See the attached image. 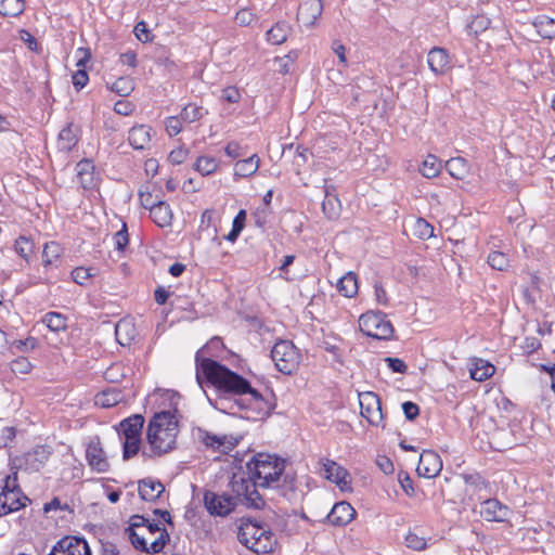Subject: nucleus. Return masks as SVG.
<instances>
[{
  "label": "nucleus",
  "mask_w": 555,
  "mask_h": 555,
  "mask_svg": "<svg viewBox=\"0 0 555 555\" xmlns=\"http://www.w3.org/2000/svg\"><path fill=\"white\" fill-rule=\"evenodd\" d=\"M221 98L229 103H237L241 94L237 88L227 87L222 90Z\"/></svg>",
  "instance_id": "nucleus-60"
},
{
  "label": "nucleus",
  "mask_w": 555,
  "mask_h": 555,
  "mask_svg": "<svg viewBox=\"0 0 555 555\" xmlns=\"http://www.w3.org/2000/svg\"><path fill=\"white\" fill-rule=\"evenodd\" d=\"M340 209H341V206H340V202H339L338 197L335 194L330 193L328 190H326L325 197L322 202V210H323L324 215L328 219L335 220L339 217Z\"/></svg>",
  "instance_id": "nucleus-32"
},
{
  "label": "nucleus",
  "mask_w": 555,
  "mask_h": 555,
  "mask_svg": "<svg viewBox=\"0 0 555 555\" xmlns=\"http://www.w3.org/2000/svg\"><path fill=\"white\" fill-rule=\"evenodd\" d=\"M17 469H14L12 474L8 475L4 479V486L2 491H21L17 483Z\"/></svg>",
  "instance_id": "nucleus-61"
},
{
  "label": "nucleus",
  "mask_w": 555,
  "mask_h": 555,
  "mask_svg": "<svg viewBox=\"0 0 555 555\" xmlns=\"http://www.w3.org/2000/svg\"><path fill=\"white\" fill-rule=\"evenodd\" d=\"M143 425L144 417L141 414H134L119 423L118 431L122 439L124 460L133 457L140 451Z\"/></svg>",
  "instance_id": "nucleus-6"
},
{
  "label": "nucleus",
  "mask_w": 555,
  "mask_h": 555,
  "mask_svg": "<svg viewBox=\"0 0 555 555\" xmlns=\"http://www.w3.org/2000/svg\"><path fill=\"white\" fill-rule=\"evenodd\" d=\"M322 475L345 490L350 482V475L346 468L332 460H322Z\"/></svg>",
  "instance_id": "nucleus-15"
},
{
  "label": "nucleus",
  "mask_w": 555,
  "mask_h": 555,
  "mask_svg": "<svg viewBox=\"0 0 555 555\" xmlns=\"http://www.w3.org/2000/svg\"><path fill=\"white\" fill-rule=\"evenodd\" d=\"M338 292L348 298L353 297L358 293L357 276L352 272H348L337 282Z\"/></svg>",
  "instance_id": "nucleus-34"
},
{
  "label": "nucleus",
  "mask_w": 555,
  "mask_h": 555,
  "mask_svg": "<svg viewBox=\"0 0 555 555\" xmlns=\"http://www.w3.org/2000/svg\"><path fill=\"white\" fill-rule=\"evenodd\" d=\"M509 514V508L496 499H488L481 504L480 515L487 521L503 522Z\"/></svg>",
  "instance_id": "nucleus-16"
},
{
  "label": "nucleus",
  "mask_w": 555,
  "mask_h": 555,
  "mask_svg": "<svg viewBox=\"0 0 555 555\" xmlns=\"http://www.w3.org/2000/svg\"><path fill=\"white\" fill-rule=\"evenodd\" d=\"M101 545L100 555H122L121 550L106 532H102L99 537Z\"/></svg>",
  "instance_id": "nucleus-41"
},
{
  "label": "nucleus",
  "mask_w": 555,
  "mask_h": 555,
  "mask_svg": "<svg viewBox=\"0 0 555 555\" xmlns=\"http://www.w3.org/2000/svg\"><path fill=\"white\" fill-rule=\"evenodd\" d=\"M14 249L21 257L27 260L34 250V243L25 236H20L14 243Z\"/></svg>",
  "instance_id": "nucleus-48"
},
{
  "label": "nucleus",
  "mask_w": 555,
  "mask_h": 555,
  "mask_svg": "<svg viewBox=\"0 0 555 555\" xmlns=\"http://www.w3.org/2000/svg\"><path fill=\"white\" fill-rule=\"evenodd\" d=\"M219 166V162L211 156H199L195 164L194 169L203 176H209L214 173Z\"/></svg>",
  "instance_id": "nucleus-38"
},
{
  "label": "nucleus",
  "mask_w": 555,
  "mask_h": 555,
  "mask_svg": "<svg viewBox=\"0 0 555 555\" xmlns=\"http://www.w3.org/2000/svg\"><path fill=\"white\" fill-rule=\"evenodd\" d=\"M359 326L363 334L376 339H389L393 334L390 321L382 312H366L359 319Z\"/></svg>",
  "instance_id": "nucleus-8"
},
{
  "label": "nucleus",
  "mask_w": 555,
  "mask_h": 555,
  "mask_svg": "<svg viewBox=\"0 0 555 555\" xmlns=\"http://www.w3.org/2000/svg\"><path fill=\"white\" fill-rule=\"evenodd\" d=\"M70 275L75 283L85 286L88 281L96 275V270L94 268L77 267L72 271Z\"/></svg>",
  "instance_id": "nucleus-42"
},
{
  "label": "nucleus",
  "mask_w": 555,
  "mask_h": 555,
  "mask_svg": "<svg viewBox=\"0 0 555 555\" xmlns=\"http://www.w3.org/2000/svg\"><path fill=\"white\" fill-rule=\"evenodd\" d=\"M385 362L387 363L388 367L395 372V373H405L408 370L406 364L399 358H386Z\"/></svg>",
  "instance_id": "nucleus-57"
},
{
  "label": "nucleus",
  "mask_w": 555,
  "mask_h": 555,
  "mask_svg": "<svg viewBox=\"0 0 555 555\" xmlns=\"http://www.w3.org/2000/svg\"><path fill=\"white\" fill-rule=\"evenodd\" d=\"M197 439L206 447L211 449L215 452L228 454L232 451L238 440L233 436L228 435H215L205 429L198 428L197 430Z\"/></svg>",
  "instance_id": "nucleus-11"
},
{
  "label": "nucleus",
  "mask_w": 555,
  "mask_h": 555,
  "mask_svg": "<svg viewBox=\"0 0 555 555\" xmlns=\"http://www.w3.org/2000/svg\"><path fill=\"white\" fill-rule=\"evenodd\" d=\"M86 459L91 469L98 473H106L109 469V463L104 450L101 447L100 439H92L86 449Z\"/></svg>",
  "instance_id": "nucleus-13"
},
{
  "label": "nucleus",
  "mask_w": 555,
  "mask_h": 555,
  "mask_svg": "<svg viewBox=\"0 0 555 555\" xmlns=\"http://www.w3.org/2000/svg\"><path fill=\"white\" fill-rule=\"evenodd\" d=\"M25 10V0H0V14L3 16H18Z\"/></svg>",
  "instance_id": "nucleus-37"
},
{
  "label": "nucleus",
  "mask_w": 555,
  "mask_h": 555,
  "mask_svg": "<svg viewBox=\"0 0 555 555\" xmlns=\"http://www.w3.org/2000/svg\"><path fill=\"white\" fill-rule=\"evenodd\" d=\"M404 542L405 545L413 551H424L427 547L426 539L414 531H409L405 534Z\"/></svg>",
  "instance_id": "nucleus-44"
},
{
  "label": "nucleus",
  "mask_w": 555,
  "mask_h": 555,
  "mask_svg": "<svg viewBox=\"0 0 555 555\" xmlns=\"http://www.w3.org/2000/svg\"><path fill=\"white\" fill-rule=\"evenodd\" d=\"M442 469V461L440 455L431 450H425L421 456L417 466V474L425 478H434Z\"/></svg>",
  "instance_id": "nucleus-14"
},
{
  "label": "nucleus",
  "mask_w": 555,
  "mask_h": 555,
  "mask_svg": "<svg viewBox=\"0 0 555 555\" xmlns=\"http://www.w3.org/2000/svg\"><path fill=\"white\" fill-rule=\"evenodd\" d=\"M356 516V511L348 502L341 501L332 507L327 515V520L334 526H346Z\"/></svg>",
  "instance_id": "nucleus-20"
},
{
  "label": "nucleus",
  "mask_w": 555,
  "mask_h": 555,
  "mask_svg": "<svg viewBox=\"0 0 555 555\" xmlns=\"http://www.w3.org/2000/svg\"><path fill=\"white\" fill-rule=\"evenodd\" d=\"M150 216L153 222L160 227L166 228L171 225L172 222V210L166 202L158 201L156 206H152V210L150 211Z\"/></svg>",
  "instance_id": "nucleus-24"
},
{
  "label": "nucleus",
  "mask_w": 555,
  "mask_h": 555,
  "mask_svg": "<svg viewBox=\"0 0 555 555\" xmlns=\"http://www.w3.org/2000/svg\"><path fill=\"white\" fill-rule=\"evenodd\" d=\"M230 486L233 494H218L212 491L204 493V505L210 515L228 516L238 504L255 509H260L264 506V499L259 491H255L253 482L238 480L237 475H234Z\"/></svg>",
  "instance_id": "nucleus-3"
},
{
  "label": "nucleus",
  "mask_w": 555,
  "mask_h": 555,
  "mask_svg": "<svg viewBox=\"0 0 555 555\" xmlns=\"http://www.w3.org/2000/svg\"><path fill=\"white\" fill-rule=\"evenodd\" d=\"M117 341L122 345H129L135 336V328L130 320H119L115 326Z\"/></svg>",
  "instance_id": "nucleus-29"
},
{
  "label": "nucleus",
  "mask_w": 555,
  "mask_h": 555,
  "mask_svg": "<svg viewBox=\"0 0 555 555\" xmlns=\"http://www.w3.org/2000/svg\"><path fill=\"white\" fill-rule=\"evenodd\" d=\"M427 63L436 75H442L451 68V57L448 51L440 47H435L428 52Z\"/></svg>",
  "instance_id": "nucleus-18"
},
{
  "label": "nucleus",
  "mask_w": 555,
  "mask_h": 555,
  "mask_svg": "<svg viewBox=\"0 0 555 555\" xmlns=\"http://www.w3.org/2000/svg\"><path fill=\"white\" fill-rule=\"evenodd\" d=\"M414 234L421 240L430 238L434 235V227L425 219L418 218L414 224Z\"/></svg>",
  "instance_id": "nucleus-46"
},
{
  "label": "nucleus",
  "mask_w": 555,
  "mask_h": 555,
  "mask_svg": "<svg viewBox=\"0 0 555 555\" xmlns=\"http://www.w3.org/2000/svg\"><path fill=\"white\" fill-rule=\"evenodd\" d=\"M36 345H37L36 338L28 337L24 340L18 339V340L12 341L11 347L17 349L18 351H26V350L34 349L36 347Z\"/></svg>",
  "instance_id": "nucleus-55"
},
{
  "label": "nucleus",
  "mask_w": 555,
  "mask_h": 555,
  "mask_svg": "<svg viewBox=\"0 0 555 555\" xmlns=\"http://www.w3.org/2000/svg\"><path fill=\"white\" fill-rule=\"evenodd\" d=\"M291 33V26L286 22H278L267 31V39L272 44H281L286 41Z\"/></svg>",
  "instance_id": "nucleus-31"
},
{
  "label": "nucleus",
  "mask_w": 555,
  "mask_h": 555,
  "mask_svg": "<svg viewBox=\"0 0 555 555\" xmlns=\"http://www.w3.org/2000/svg\"><path fill=\"white\" fill-rule=\"evenodd\" d=\"M537 33L545 39L555 38V20L546 15L537 16L532 23Z\"/></svg>",
  "instance_id": "nucleus-30"
},
{
  "label": "nucleus",
  "mask_w": 555,
  "mask_h": 555,
  "mask_svg": "<svg viewBox=\"0 0 555 555\" xmlns=\"http://www.w3.org/2000/svg\"><path fill=\"white\" fill-rule=\"evenodd\" d=\"M52 454V449L48 446H36L21 456L12 460L11 469H21L27 473H36L44 467Z\"/></svg>",
  "instance_id": "nucleus-9"
},
{
  "label": "nucleus",
  "mask_w": 555,
  "mask_h": 555,
  "mask_svg": "<svg viewBox=\"0 0 555 555\" xmlns=\"http://www.w3.org/2000/svg\"><path fill=\"white\" fill-rule=\"evenodd\" d=\"M63 248L56 242H49L44 245L42 251V263L44 267L53 264L62 255Z\"/></svg>",
  "instance_id": "nucleus-39"
},
{
  "label": "nucleus",
  "mask_w": 555,
  "mask_h": 555,
  "mask_svg": "<svg viewBox=\"0 0 555 555\" xmlns=\"http://www.w3.org/2000/svg\"><path fill=\"white\" fill-rule=\"evenodd\" d=\"M139 495L144 501H156L165 491V487L158 480L145 478L139 481Z\"/></svg>",
  "instance_id": "nucleus-22"
},
{
  "label": "nucleus",
  "mask_w": 555,
  "mask_h": 555,
  "mask_svg": "<svg viewBox=\"0 0 555 555\" xmlns=\"http://www.w3.org/2000/svg\"><path fill=\"white\" fill-rule=\"evenodd\" d=\"M41 322L46 324L51 332L57 333L67 328V318L60 312L51 311L46 313Z\"/></svg>",
  "instance_id": "nucleus-33"
},
{
  "label": "nucleus",
  "mask_w": 555,
  "mask_h": 555,
  "mask_svg": "<svg viewBox=\"0 0 555 555\" xmlns=\"http://www.w3.org/2000/svg\"><path fill=\"white\" fill-rule=\"evenodd\" d=\"M237 539L256 554H269L276 545L275 535L271 530L251 520L240 526Z\"/></svg>",
  "instance_id": "nucleus-5"
},
{
  "label": "nucleus",
  "mask_w": 555,
  "mask_h": 555,
  "mask_svg": "<svg viewBox=\"0 0 555 555\" xmlns=\"http://www.w3.org/2000/svg\"><path fill=\"white\" fill-rule=\"evenodd\" d=\"M323 11V4L322 0H309L306 1L300 7V14H305L306 12H309V16L313 20H317L319 16H321Z\"/></svg>",
  "instance_id": "nucleus-47"
},
{
  "label": "nucleus",
  "mask_w": 555,
  "mask_h": 555,
  "mask_svg": "<svg viewBox=\"0 0 555 555\" xmlns=\"http://www.w3.org/2000/svg\"><path fill=\"white\" fill-rule=\"evenodd\" d=\"M111 90L120 96H128L134 90V81L131 77H119L112 86Z\"/></svg>",
  "instance_id": "nucleus-40"
},
{
  "label": "nucleus",
  "mask_w": 555,
  "mask_h": 555,
  "mask_svg": "<svg viewBox=\"0 0 555 555\" xmlns=\"http://www.w3.org/2000/svg\"><path fill=\"white\" fill-rule=\"evenodd\" d=\"M469 372L474 380L483 382L494 374L495 367L483 359H475Z\"/></svg>",
  "instance_id": "nucleus-28"
},
{
  "label": "nucleus",
  "mask_w": 555,
  "mask_h": 555,
  "mask_svg": "<svg viewBox=\"0 0 555 555\" xmlns=\"http://www.w3.org/2000/svg\"><path fill=\"white\" fill-rule=\"evenodd\" d=\"M122 398V392L119 389L112 387L99 392L94 397V403L98 406L107 409L118 404Z\"/></svg>",
  "instance_id": "nucleus-26"
},
{
  "label": "nucleus",
  "mask_w": 555,
  "mask_h": 555,
  "mask_svg": "<svg viewBox=\"0 0 555 555\" xmlns=\"http://www.w3.org/2000/svg\"><path fill=\"white\" fill-rule=\"evenodd\" d=\"M188 150L184 147H178L172 150L168 156V159L173 165L182 164L188 157Z\"/></svg>",
  "instance_id": "nucleus-56"
},
{
  "label": "nucleus",
  "mask_w": 555,
  "mask_h": 555,
  "mask_svg": "<svg viewBox=\"0 0 555 555\" xmlns=\"http://www.w3.org/2000/svg\"><path fill=\"white\" fill-rule=\"evenodd\" d=\"M205 113L206 112L202 106H198L196 104H188L182 109L180 117L185 122H194L201 119Z\"/></svg>",
  "instance_id": "nucleus-43"
},
{
  "label": "nucleus",
  "mask_w": 555,
  "mask_h": 555,
  "mask_svg": "<svg viewBox=\"0 0 555 555\" xmlns=\"http://www.w3.org/2000/svg\"><path fill=\"white\" fill-rule=\"evenodd\" d=\"M195 363L198 382L199 373H203L206 379L219 392L233 396H248L249 403L254 404L255 409H258L264 414H269L273 410V404L256 388L251 387L250 383L245 377L231 371L225 365L209 358H202V351L196 352Z\"/></svg>",
  "instance_id": "nucleus-1"
},
{
  "label": "nucleus",
  "mask_w": 555,
  "mask_h": 555,
  "mask_svg": "<svg viewBox=\"0 0 555 555\" xmlns=\"http://www.w3.org/2000/svg\"><path fill=\"white\" fill-rule=\"evenodd\" d=\"M260 158L254 154L245 159L237 160L234 165V178H249L259 169Z\"/></svg>",
  "instance_id": "nucleus-23"
},
{
  "label": "nucleus",
  "mask_w": 555,
  "mask_h": 555,
  "mask_svg": "<svg viewBox=\"0 0 555 555\" xmlns=\"http://www.w3.org/2000/svg\"><path fill=\"white\" fill-rule=\"evenodd\" d=\"M235 21L238 25L247 26L255 21V15L249 10L244 9L236 13Z\"/></svg>",
  "instance_id": "nucleus-62"
},
{
  "label": "nucleus",
  "mask_w": 555,
  "mask_h": 555,
  "mask_svg": "<svg viewBox=\"0 0 555 555\" xmlns=\"http://www.w3.org/2000/svg\"><path fill=\"white\" fill-rule=\"evenodd\" d=\"M152 128L146 125L133 126L128 133L129 144L135 150H146L151 144Z\"/></svg>",
  "instance_id": "nucleus-21"
},
{
  "label": "nucleus",
  "mask_w": 555,
  "mask_h": 555,
  "mask_svg": "<svg viewBox=\"0 0 555 555\" xmlns=\"http://www.w3.org/2000/svg\"><path fill=\"white\" fill-rule=\"evenodd\" d=\"M77 128L72 124L63 128L57 138V147L60 151L69 152L77 144Z\"/></svg>",
  "instance_id": "nucleus-27"
},
{
  "label": "nucleus",
  "mask_w": 555,
  "mask_h": 555,
  "mask_svg": "<svg viewBox=\"0 0 555 555\" xmlns=\"http://www.w3.org/2000/svg\"><path fill=\"white\" fill-rule=\"evenodd\" d=\"M442 169L441 160L434 154H428L423 160L420 172L427 179L437 177Z\"/></svg>",
  "instance_id": "nucleus-35"
},
{
  "label": "nucleus",
  "mask_w": 555,
  "mask_h": 555,
  "mask_svg": "<svg viewBox=\"0 0 555 555\" xmlns=\"http://www.w3.org/2000/svg\"><path fill=\"white\" fill-rule=\"evenodd\" d=\"M89 81L86 69L79 68L73 74V85L77 90L82 89Z\"/></svg>",
  "instance_id": "nucleus-54"
},
{
  "label": "nucleus",
  "mask_w": 555,
  "mask_h": 555,
  "mask_svg": "<svg viewBox=\"0 0 555 555\" xmlns=\"http://www.w3.org/2000/svg\"><path fill=\"white\" fill-rule=\"evenodd\" d=\"M28 499L22 495V491H1L0 493V516L9 515L25 506Z\"/></svg>",
  "instance_id": "nucleus-19"
},
{
  "label": "nucleus",
  "mask_w": 555,
  "mask_h": 555,
  "mask_svg": "<svg viewBox=\"0 0 555 555\" xmlns=\"http://www.w3.org/2000/svg\"><path fill=\"white\" fill-rule=\"evenodd\" d=\"M403 413L409 421L415 420L420 414V408L412 401H405L402 403Z\"/></svg>",
  "instance_id": "nucleus-59"
},
{
  "label": "nucleus",
  "mask_w": 555,
  "mask_h": 555,
  "mask_svg": "<svg viewBox=\"0 0 555 555\" xmlns=\"http://www.w3.org/2000/svg\"><path fill=\"white\" fill-rule=\"evenodd\" d=\"M115 248L119 251L125 250L128 245L129 237L127 232V227L124 223L121 230L115 233L114 235Z\"/></svg>",
  "instance_id": "nucleus-53"
},
{
  "label": "nucleus",
  "mask_w": 555,
  "mask_h": 555,
  "mask_svg": "<svg viewBox=\"0 0 555 555\" xmlns=\"http://www.w3.org/2000/svg\"><path fill=\"white\" fill-rule=\"evenodd\" d=\"M47 555H92L88 542L79 537H64Z\"/></svg>",
  "instance_id": "nucleus-12"
},
{
  "label": "nucleus",
  "mask_w": 555,
  "mask_h": 555,
  "mask_svg": "<svg viewBox=\"0 0 555 555\" xmlns=\"http://www.w3.org/2000/svg\"><path fill=\"white\" fill-rule=\"evenodd\" d=\"M177 409L156 412L150 420L146 430L149 451L145 449L142 454L145 456H162L176 448L179 433L176 417Z\"/></svg>",
  "instance_id": "nucleus-4"
},
{
  "label": "nucleus",
  "mask_w": 555,
  "mask_h": 555,
  "mask_svg": "<svg viewBox=\"0 0 555 555\" xmlns=\"http://www.w3.org/2000/svg\"><path fill=\"white\" fill-rule=\"evenodd\" d=\"M119 61L121 64L124 65H128L130 67H135L137 66V53L134 51H126L124 53L120 54L119 56Z\"/></svg>",
  "instance_id": "nucleus-63"
},
{
  "label": "nucleus",
  "mask_w": 555,
  "mask_h": 555,
  "mask_svg": "<svg viewBox=\"0 0 555 555\" xmlns=\"http://www.w3.org/2000/svg\"><path fill=\"white\" fill-rule=\"evenodd\" d=\"M126 531L133 547L145 553L147 551V542L145 539L138 534L132 528H127Z\"/></svg>",
  "instance_id": "nucleus-51"
},
{
  "label": "nucleus",
  "mask_w": 555,
  "mask_h": 555,
  "mask_svg": "<svg viewBox=\"0 0 555 555\" xmlns=\"http://www.w3.org/2000/svg\"><path fill=\"white\" fill-rule=\"evenodd\" d=\"M271 359L279 372L291 375L297 371L301 356L291 340H279L271 350Z\"/></svg>",
  "instance_id": "nucleus-7"
},
{
  "label": "nucleus",
  "mask_w": 555,
  "mask_h": 555,
  "mask_svg": "<svg viewBox=\"0 0 555 555\" xmlns=\"http://www.w3.org/2000/svg\"><path fill=\"white\" fill-rule=\"evenodd\" d=\"M359 404L361 416L364 417L369 424L378 426L383 422L384 415L380 399L375 392H360Z\"/></svg>",
  "instance_id": "nucleus-10"
},
{
  "label": "nucleus",
  "mask_w": 555,
  "mask_h": 555,
  "mask_svg": "<svg viewBox=\"0 0 555 555\" xmlns=\"http://www.w3.org/2000/svg\"><path fill=\"white\" fill-rule=\"evenodd\" d=\"M246 474L247 477L237 476V479L253 482L255 491L273 489L287 496L296 489L295 476L285 473V460L275 454H254L246 463Z\"/></svg>",
  "instance_id": "nucleus-2"
},
{
  "label": "nucleus",
  "mask_w": 555,
  "mask_h": 555,
  "mask_svg": "<svg viewBox=\"0 0 555 555\" xmlns=\"http://www.w3.org/2000/svg\"><path fill=\"white\" fill-rule=\"evenodd\" d=\"M78 183L85 190H92L98 185V176L92 160L83 158L76 165Z\"/></svg>",
  "instance_id": "nucleus-17"
},
{
  "label": "nucleus",
  "mask_w": 555,
  "mask_h": 555,
  "mask_svg": "<svg viewBox=\"0 0 555 555\" xmlns=\"http://www.w3.org/2000/svg\"><path fill=\"white\" fill-rule=\"evenodd\" d=\"M487 261L492 269H495L499 271H503L508 267V258L502 251L490 253Z\"/></svg>",
  "instance_id": "nucleus-45"
},
{
  "label": "nucleus",
  "mask_w": 555,
  "mask_h": 555,
  "mask_svg": "<svg viewBox=\"0 0 555 555\" xmlns=\"http://www.w3.org/2000/svg\"><path fill=\"white\" fill-rule=\"evenodd\" d=\"M447 171L456 180H464L470 171V166L463 157H452L446 162Z\"/></svg>",
  "instance_id": "nucleus-25"
},
{
  "label": "nucleus",
  "mask_w": 555,
  "mask_h": 555,
  "mask_svg": "<svg viewBox=\"0 0 555 555\" xmlns=\"http://www.w3.org/2000/svg\"><path fill=\"white\" fill-rule=\"evenodd\" d=\"M182 119L180 116H171L166 120V131L170 137L177 135L182 130Z\"/></svg>",
  "instance_id": "nucleus-52"
},
{
  "label": "nucleus",
  "mask_w": 555,
  "mask_h": 555,
  "mask_svg": "<svg viewBox=\"0 0 555 555\" xmlns=\"http://www.w3.org/2000/svg\"><path fill=\"white\" fill-rule=\"evenodd\" d=\"M491 21L485 14H477L467 23L465 30L469 36L477 37L490 27Z\"/></svg>",
  "instance_id": "nucleus-36"
},
{
  "label": "nucleus",
  "mask_w": 555,
  "mask_h": 555,
  "mask_svg": "<svg viewBox=\"0 0 555 555\" xmlns=\"http://www.w3.org/2000/svg\"><path fill=\"white\" fill-rule=\"evenodd\" d=\"M169 540V534L166 529H163L159 537L147 544V554H157L163 551L166 545V542Z\"/></svg>",
  "instance_id": "nucleus-49"
},
{
  "label": "nucleus",
  "mask_w": 555,
  "mask_h": 555,
  "mask_svg": "<svg viewBox=\"0 0 555 555\" xmlns=\"http://www.w3.org/2000/svg\"><path fill=\"white\" fill-rule=\"evenodd\" d=\"M33 369L30 361L27 358L18 357L11 363V370L14 374H28Z\"/></svg>",
  "instance_id": "nucleus-50"
},
{
  "label": "nucleus",
  "mask_w": 555,
  "mask_h": 555,
  "mask_svg": "<svg viewBox=\"0 0 555 555\" xmlns=\"http://www.w3.org/2000/svg\"><path fill=\"white\" fill-rule=\"evenodd\" d=\"M224 152L231 158H237L244 155L242 153V147L240 146V144L234 141L228 143V145L224 149Z\"/></svg>",
  "instance_id": "nucleus-64"
},
{
  "label": "nucleus",
  "mask_w": 555,
  "mask_h": 555,
  "mask_svg": "<svg viewBox=\"0 0 555 555\" xmlns=\"http://www.w3.org/2000/svg\"><path fill=\"white\" fill-rule=\"evenodd\" d=\"M134 109V105L127 100H119L114 105V111L122 116H129Z\"/></svg>",
  "instance_id": "nucleus-58"
}]
</instances>
